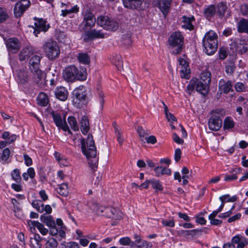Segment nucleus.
I'll use <instances>...</instances> for the list:
<instances>
[{"label": "nucleus", "mask_w": 248, "mask_h": 248, "mask_svg": "<svg viewBox=\"0 0 248 248\" xmlns=\"http://www.w3.org/2000/svg\"><path fill=\"white\" fill-rule=\"evenodd\" d=\"M83 20L80 24V27L85 32L84 41L85 42L89 40H93L97 38H104L105 34L101 31L92 30L89 31L94 27L96 22L94 15L90 9H87L82 13Z\"/></svg>", "instance_id": "f257e3e1"}, {"label": "nucleus", "mask_w": 248, "mask_h": 248, "mask_svg": "<svg viewBox=\"0 0 248 248\" xmlns=\"http://www.w3.org/2000/svg\"><path fill=\"white\" fill-rule=\"evenodd\" d=\"M81 150L83 154L86 156L88 164L93 171L97 169L98 158L96 157L97 150L92 135H89L85 141V139H81Z\"/></svg>", "instance_id": "f03ea898"}, {"label": "nucleus", "mask_w": 248, "mask_h": 248, "mask_svg": "<svg viewBox=\"0 0 248 248\" xmlns=\"http://www.w3.org/2000/svg\"><path fill=\"white\" fill-rule=\"evenodd\" d=\"M217 35L214 31L210 30L207 32L203 39V51L208 55L214 54L218 47Z\"/></svg>", "instance_id": "7ed1b4c3"}, {"label": "nucleus", "mask_w": 248, "mask_h": 248, "mask_svg": "<svg viewBox=\"0 0 248 248\" xmlns=\"http://www.w3.org/2000/svg\"><path fill=\"white\" fill-rule=\"evenodd\" d=\"M63 77L67 82H73L76 80L83 81L87 78L85 69H78L74 65H70L65 68L63 72Z\"/></svg>", "instance_id": "20e7f679"}, {"label": "nucleus", "mask_w": 248, "mask_h": 248, "mask_svg": "<svg viewBox=\"0 0 248 248\" xmlns=\"http://www.w3.org/2000/svg\"><path fill=\"white\" fill-rule=\"evenodd\" d=\"M169 47L172 49L171 53L174 55L180 54L184 46V37L180 31L173 32L168 40Z\"/></svg>", "instance_id": "39448f33"}, {"label": "nucleus", "mask_w": 248, "mask_h": 248, "mask_svg": "<svg viewBox=\"0 0 248 248\" xmlns=\"http://www.w3.org/2000/svg\"><path fill=\"white\" fill-rule=\"evenodd\" d=\"M43 48L46 56L50 60H55L60 55L59 46L57 42L52 40H48L45 43Z\"/></svg>", "instance_id": "423d86ee"}, {"label": "nucleus", "mask_w": 248, "mask_h": 248, "mask_svg": "<svg viewBox=\"0 0 248 248\" xmlns=\"http://www.w3.org/2000/svg\"><path fill=\"white\" fill-rule=\"evenodd\" d=\"M97 24L108 31H115L119 28L118 23L108 16H101L96 20Z\"/></svg>", "instance_id": "0eeeda50"}, {"label": "nucleus", "mask_w": 248, "mask_h": 248, "mask_svg": "<svg viewBox=\"0 0 248 248\" xmlns=\"http://www.w3.org/2000/svg\"><path fill=\"white\" fill-rule=\"evenodd\" d=\"M89 92L87 88L80 85L76 88L72 92V95L74 99L73 102L75 103L82 102L83 104L86 103L89 100Z\"/></svg>", "instance_id": "6e6552de"}, {"label": "nucleus", "mask_w": 248, "mask_h": 248, "mask_svg": "<svg viewBox=\"0 0 248 248\" xmlns=\"http://www.w3.org/2000/svg\"><path fill=\"white\" fill-rule=\"evenodd\" d=\"M235 244L237 245V248H244L248 245V239L241 235H236L232 238L231 243H225L223 248H236Z\"/></svg>", "instance_id": "1a4fd4ad"}, {"label": "nucleus", "mask_w": 248, "mask_h": 248, "mask_svg": "<svg viewBox=\"0 0 248 248\" xmlns=\"http://www.w3.org/2000/svg\"><path fill=\"white\" fill-rule=\"evenodd\" d=\"M124 5L127 8L141 10L147 7L145 0H123Z\"/></svg>", "instance_id": "9d476101"}, {"label": "nucleus", "mask_w": 248, "mask_h": 248, "mask_svg": "<svg viewBox=\"0 0 248 248\" xmlns=\"http://www.w3.org/2000/svg\"><path fill=\"white\" fill-rule=\"evenodd\" d=\"M30 5V1L29 0H21L17 2L14 9L15 16L16 17L21 16Z\"/></svg>", "instance_id": "9b49d317"}, {"label": "nucleus", "mask_w": 248, "mask_h": 248, "mask_svg": "<svg viewBox=\"0 0 248 248\" xmlns=\"http://www.w3.org/2000/svg\"><path fill=\"white\" fill-rule=\"evenodd\" d=\"M32 74V80L33 82L39 87H42L44 84L45 78V73L40 69L31 70Z\"/></svg>", "instance_id": "f8f14e48"}, {"label": "nucleus", "mask_w": 248, "mask_h": 248, "mask_svg": "<svg viewBox=\"0 0 248 248\" xmlns=\"http://www.w3.org/2000/svg\"><path fill=\"white\" fill-rule=\"evenodd\" d=\"M34 20L36 21L34 23V28L33 33L36 36H37L38 34L40 31H43L44 32L46 31L48 29L50 28V26L48 24H46V21L42 18L37 19L35 17Z\"/></svg>", "instance_id": "ddd939ff"}, {"label": "nucleus", "mask_w": 248, "mask_h": 248, "mask_svg": "<svg viewBox=\"0 0 248 248\" xmlns=\"http://www.w3.org/2000/svg\"><path fill=\"white\" fill-rule=\"evenodd\" d=\"M6 45L8 51L12 53H16L21 47L20 42L16 38H9L6 42Z\"/></svg>", "instance_id": "4468645a"}, {"label": "nucleus", "mask_w": 248, "mask_h": 248, "mask_svg": "<svg viewBox=\"0 0 248 248\" xmlns=\"http://www.w3.org/2000/svg\"><path fill=\"white\" fill-rule=\"evenodd\" d=\"M222 121L220 116L213 115L208 121L209 128L213 131H218L221 127Z\"/></svg>", "instance_id": "2eb2a0df"}, {"label": "nucleus", "mask_w": 248, "mask_h": 248, "mask_svg": "<svg viewBox=\"0 0 248 248\" xmlns=\"http://www.w3.org/2000/svg\"><path fill=\"white\" fill-rule=\"evenodd\" d=\"M51 115L52 116L54 122L57 126H58L59 128H62L64 131H67L69 133H71L70 130H69V127L66 122H64V123H62L61 116L59 113L52 112Z\"/></svg>", "instance_id": "dca6fc26"}, {"label": "nucleus", "mask_w": 248, "mask_h": 248, "mask_svg": "<svg viewBox=\"0 0 248 248\" xmlns=\"http://www.w3.org/2000/svg\"><path fill=\"white\" fill-rule=\"evenodd\" d=\"M89 206L91 209L98 216L107 217L108 212L109 211L108 210L109 207L103 206L95 202L91 203V204H90Z\"/></svg>", "instance_id": "f3484780"}, {"label": "nucleus", "mask_w": 248, "mask_h": 248, "mask_svg": "<svg viewBox=\"0 0 248 248\" xmlns=\"http://www.w3.org/2000/svg\"><path fill=\"white\" fill-rule=\"evenodd\" d=\"M219 91L221 93L227 94L230 92H232V82L231 80H225L221 79L218 83Z\"/></svg>", "instance_id": "a211bd4d"}, {"label": "nucleus", "mask_w": 248, "mask_h": 248, "mask_svg": "<svg viewBox=\"0 0 248 248\" xmlns=\"http://www.w3.org/2000/svg\"><path fill=\"white\" fill-rule=\"evenodd\" d=\"M108 210L109 211L108 212L107 217L115 220H120L122 218L123 214L119 209L109 207Z\"/></svg>", "instance_id": "6ab92c4d"}, {"label": "nucleus", "mask_w": 248, "mask_h": 248, "mask_svg": "<svg viewBox=\"0 0 248 248\" xmlns=\"http://www.w3.org/2000/svg\"><path fill=\"white\" fill-rule=\"evenodd\" d=\"M41 58L42 57L39 55H34L30 59L29 62L30 71L40 69Z\"/></svg>", "instance_id": "aec40b11"}, {"label": "nucleus", "mask_w": 248, "mask_h": 248, "mask_svg": "<svg viewBox=\"0 0 248 248\" xmlns=\"http://www.w3.org/2000/svg\"><path fill=\"white\" fill-rule=\"evenodd\" d=\"M171 2V0H159L158 1L159 8L165 16L170 9Z\"/></svg>", "instance_id": "412c9836"}, {"label": "nucleus", "mask_w": 248, "mask_h": 248, "mask_svg": "<svg viewBox=\"0 0 248 248\" xmlns=\"http://www.w3.org/2000/svg\"><path fill=\"white\" fill-rule=\"evenodd\" d=\"M55 96L58 99L64 101L68 96V92L65 88L61 86L56 89L55 92Z\"/></svg>", "instance_id": "4be33fe9"}, {"label": "nucleus", "mask_w": 248, "mask_h": 248, "mask_svg": "<svg viewBox=\"0 0 248 248\" xmlns=\"http://www.w3.org/2000/svg\"><path fill=\"white\" fill-rule=\"evenodd\" d=\"M182 22L184 23L182 25V27L186 29H188L190 31L194 29V26L192 24V22L195 20L194 16H192L190 17H187L186 16H184L182 17Z\"/></svg>", "instance_id": "5701e85b"}, {"label": "nucleus", "mask_w": 248, "mask_h": 248, "mask_svg": "<svg viewBox=\"0 0 248 248\" xmlns=\"http://www.w3.org/2000/svg\"><path fill=\"white\" fill-rule=\"evenodd\" d=\"M237 31L239 33L248 34V19L241 18L237 24Z\"/></svg>", "instance_id": "b1692460"}, {"label": "nucleus", "mask_w": 248, "mask_h": 248, "mask_svg": "<svg viewBox=\"0 0 248 248\" xmlns=\"http://www.w3.org/2000/svg\"><path fill=\"white\" fill-rule=\"evenodd\" d=\"M215 8L216 13L218 17L222 19L224 16L228 8L226 3L222 1L219 2L217 4L216 6H215Z\"/></svg>", "instance_id": "393cba45"}, {"label": "nucleus", "mask_w": 248, "mask_h": 248, "mask_svg": "<svg viewBox=\"0 0 248 248\" xmlns=\"http://www.w3.org/2000/svg\"><path fill=\"white\" fill-rule=\"evenodd\" d=\"M30 241L32 248H42V244L41 243L42 239L39 234L35 233L33 237L30 238Z\"/></svg>", "instance_id": "a878e982"}, {"label": "nucleus", "mask_w": 248, "mask_h": 248, "mask_svg": "<svg viewBox=\"0 0 248 248\" xmlns=\"http://www.w3.org/2000/svg\"><path fill=\"white\" fill-rule=\"evenodd\" d=\"M196 91L202 94L205 95L208 92L209 84L206 83V87H204V82L196 79Z\"/></svg>", "instance_id": "bb28decb"}, {"label": "nucleus", "mask_w": 248, "mask_h": 248, "mask_svg": "<svg viewBox=\"0 0 248 248\" xmlns=\"http://www.w3.org/2000/svg\"><path fill=\"white\" fill-rule=\"evenodd\" d=\"M154 171L155 173V176L157 177H160L164 174H168L170 175L171 173L170 169H167L162 166H157L154 169Z\"/></svg>", "instance_id": "cd10ccee"}, {"label": "nucleus", "mask_w": 248, "mask_h": 248, "mask_svg": "<svg viewBox=\"0 0 248 248\" xmlns=\"http://www.w3.org/2000/svg\"><path fill=\"white\" fill-rule=\"evenodd\" d=\"M216 13L215 6L214 5H210L204 9L203 14L207 19L210 20Z\"/></svg>", "instance_id": "c85d7f7f"}, {"label": "nucleus", "mask_w": 248, "mask_h": 248, "mask_svg": "<svg viewBox=\"0 0 248 248\" xmlns=\"http://www.w3.org/2000/svg\"><path fill=\"white\" fill-rule=\"evenodd\" d=\"M40 220L49 227H55V222L51 216H47L44 214L41 216Z\"/></svg>", "instance_id": "c756f323"}, {"label": "nucleus", "mask_w": 248, "mask_h": 248, "mask_svg": "<svg viewBox=\"0 0 248 248\" xmlns=\"http://www.w3.org/2000/svg\"><path fill=\"white\" fill-rule=\"evenodd\" d=\"M204 82V87H206V83L209 84L211 80V74L208 71L202 72L201 74V78L198 79Z\"/></svg>", "instance_id": "7c9ffc66"}, {"label": "nucleus", "mask_w": 248, "mask_h": 248, "mask_svg": "<svg viewBox=\"0 0 248 248\" xmlns=\"http://www.w3.org/2000/svg\"><path fill=\"white\" fill-rule=\"evenodd\" d=\"M89 123L88 120L85 116L82 118L80 121V129L82 133L85 135L89 130Z\"/></svg>", "instance_id": "2f4dec72"}, {"label": "nucleus", "mask_w": 248, "mask_h": 248, "mask_svg": "<svg viewBox=\"0 0 248 248\" xmlns=\"http://www.w3.org/2000/svg\"><path fill=\"white\" fill-rule=\"evenodd\" d=\"M131 37V32L130 31H127L126 33L122 35V43L126 47H128L132 44Z\"/></svg>", "instance_id": "473e14b6"}, {"label": "nucleus", "mask_w": 248, "mask_h": 248, "mask_svg": "<svg viewBox=\"0 0 248 248\" xmlns=\"http://www.w3.org/2000/svg\"><path fill=\"white\" fill-rule=\"evenodd\" d=\"M241 169L240 168H235L232 171V174L226 175L224 178L225 181H232L237 179V174L240 173Z\"/></svg>", "instance_id": "72a5a7b5"}, {"label": "nucleus", "mask_w": 248, "mask_h": 248, "mask_svg": "<svg viewBox=\"0 0 248 248\" xmlns=\"http://www.w3.org/2000/svg\"><path fill=\"white\" fill-rule=\"evenodd\" d=\"M38 104L41 106H46L48 103L47 95L44 93H40L37 97Z\"/></svg>", "instance_id": "f704fd0d"}, {"label": "nucleus", "mask_w": 248, "mask_h": 248, "mask_svg": "<svg viewBox=\"0 0 248 248\" xmlns=\"http://www.w3.org/2000/svg\"><path fill=\"white\" fill-rule=\"evenodd\" d=\"M17 79L21 84H24L28 81V73L25 71L19 70L17 72Z\"/></svg>", "instance_id": "c9c22d12"}, {"label": "nucleus", "mask_w": 248, "mask_h": 248, "mask_svg": "<svg viewBox=\"0 0 248 248\" xmlns=\"http://www.w3.org/2000/svg\"><path fill=\"white\" fill-rule=\"evenodd\" d=\"M232 46H234L235 47V51L240 54L245 53L248 51L247 45L238 44L236 42H233V43H232Z\"/></svg>", "instance_id": "e433bc0d"}, {"label": "nucleus", "mask_w": 248, "mask_h": 248, "mask_svg": "<svg viewBox=\"0 0 248 248\" xmlns=\"http://www.w3.org/2000/svg\"><path fill=\"white\" fill-rule=\"evenodd\" d=\"M78 59L79 62L84 64H88L90 62V57L85 53H79L78 56Z\"/></svg>", "instance_id": "4c0bfd02"}, {"label": "nucleus", "mask_w": 248, "mask_h": 248, "mask_svg": "<svg viewBox=\"0 0 248 248\" xmlns=\"http://www.w3.org/2000/svg\"><path fill=\"white\" fill-rule=\"evenodd\" d=\"M31 52L29 48H25L22 49L19 54V60L23 61L28 59L30 57Z\"/></svg>", "instance_id": "58836bf2"}, {"label": "nucleus", "mask_w": 248, "mask_h": 248, "mask_svg": "<svg viewBox=\"0 0 248 248\" xmlns=\"http://www.w3.org/2000/svg\"><path fill=\"white\" fill-rule=\"evenodd\" d=\"M79 11L78 7L76 5L74 7L69 8L68 9H64L62 10L61 15L64 17L67 15L71 14L72 13H77Z\"/></svg>", "instance_id": "ea45409f"}, {"label": "nucleus", "mask_w": 248, "mask_h": 248, "mask_svg": "<svg viewBox=\"0 0 248 248\" xmlns=\"http://www.w3.org/2000/svg\"><path fill=\"white\" fill-rule=\"evenodd\" d=\"M68 123L70 125L71 128L74 131H78L79 129L77 121L76 118L73 116H70L67 119Z\"/></svg>", "instance_id": "a19ab883"}, {"label": "nucleus", "mask_w": 248, "mask_h": 248, "mask_svg": "<svg viewBox=\"0 0 248 248\" xmlns=\"http://www.w3.org/2000/svg\"><path fill=\"white\" fill-rule=\"evenodd\" d=\"M150 182L152 185V187L156 190V192L157 191H162L163 190L162 184L159 180L153 179L152 180H150Z\"/></svg>", "instance_id": "79ce46f5"}, {"label": "nucleus", "mask_w": 248, "mask_h": 248, "mask_svg": "<svg viewBox=\"0 0 248 248\" xmlns=\"http://www.w3.org/2000/svg\"><path fill=\"white\" fill-rule=\"evenodd\" d=\"M234 123L230 117H226L224 121L223 128L224 129H232L234 127Z\"/></svg>", "instance_id": "37998d69"}, {"label": "nucleus", "mask_w": 248, "mask_h": 248, "mask_svg": "<svg viewBox=\"0 0 248 248\" xmlns=\"http://www.w3.org/2000/svg\"><path fill=\"white\" fill-rule=\"evenodd\" d=\"M12 179L16 183H19L21 181L19 170L18 169H14L11 172Z\"/></svg>", "instance_id": "c03bdc74"}, {"label": "nucleus", "mask_w": 248, "mask_h": 248, "mask_svg": "<svg viewBox=\"0 0 248 248\" xmlns=\"http://www.w3.org/2000/svg\"><path fill=\"white\" fill-rule=\"evenodd\" d=\"M119 243L121 245L124 246H129L131 248H133L135 246L129 237H125L121 238L119 240Z\"/></svg>", "instance_id": "a18cd8bd"}, {"label": "nucleus", "mask_w": 248, "mask_h": 248, "mask_svg": "<svg viewBox=\"0 0 248 248\" xmlns=\"http://www.w3.org/2000/svg\"><path fill=\"white\" fill-rule=\"evenodd\" d=\"M32 206L40 213L44 212L43 203L41 201L34 200L32 202Z\"/></svg>", "instance_id": "49530a36"}, {"label": "nucleus", "mask_w": 248, "mask_h": 248, "mask_svg": "<svg viewBox=\"0 0 248 248\" xmlns=\"http://www.w3.org/2000/svg\"><path fill=\"white\" fill-rule=\"evenodd\" d=\"M59 193L63 196H66L68 194V186L65 183H63L59 186Z\"/></svg>", "instance_id": "de8ad7c7"}, {"label": "nucleus", "mask_w": 248, "mask_h": 248, "mask_svg": "<svg viewBox=\"0 0 248 248\" xmlns=\"http://www.w3.org/2000/svg\"><path fill=\"white\" fill-rule=\"evenodd\" d=\"M58 242L54 238H49L45 245L46 248H57Z\"/></svg>", "instance_id": "09e8293b"}, {"label": "nucleus", "mask_w": 248, "mask_h": 248, "mask_svg": "<svg viewBox=\"0 0 248 248\" xmlns=\"http://www.w3.org/2000/svg\"><path fill=\"white\" fill-rule=\"evenodd\" d=\"M9 17L6 10L0 7V23L5 22Z\"/></svg>", "instance_id": "8fccbe9b"}, {"label": "nucleus", "mask_w": 248, "mask_h": 248, "mask_svg": "<svg viewBox=\"0 0 248 248\" xmlns=\"http://www.w3.org/2000/svg\"><path fill=\"white\" fill-rule=\"evenodd\" d=\"M180 73L182 78H188L190 74V69L188 67H181Z\"/></svg>", "instance_id": "3c124183"}, {"label": "nucleus", "mask_w": 248, "mask_h": 248, "mask_svg": "<svg viewBox=\"0 0 248 248\" xmlns=\"http://www.w3.org/2000/svg\"><path fill=\"white\" fill-rule=\"evenodd\" d=\"M55 35L57 39L60 42H62L64 41V39L66 37V34L64 32L58 30H56Z\"/></svg>", "instance_id": "603ef678"}, {"label": "nucleus", "mask_w": 248, "mask_h": 248, "mask_svg": "<svg viewBox=\"0 0 248 248\" xmlns=\"http://www.w3.org/2000/svg\"><path fill=\"white\" fill-rule=\"evenodd\" d=\"M36 227L42 235H45L48 232V230L44 227V225L39 222L37 223Z\"/></svg>", "instance_id": "864d4df0"}, {"label": "nucleus", "mask_w": 248, "mask_h": 248, "mask_svg": "<svg viewBox=\"0 0 248 248\" xmlns=\"http://www.w3.org/2000/svg\"><path fill=\"white\" fill-rule=\"evenodd\" d=\"M235 66L234 64L232 62H231L229 64L226 66L225 71L227 74H232L235 70Z\"/></svg>", "instance_id": "5fc2aeb1"}, {"label": "nucleus", "mask_w": 248, "mask_h": 248, "mask_svg": "<svg viewBox=\"0 0 248 248\" xmlns=\"http://www.w3.org/2000/svg\"><path fill=\"white\" fill-rule=\"evenodd\" d=\"M235 90L238 92H242L245 91V85L242 82H237L234 85Z\"/></svg>", "instance_id": "6e6d98bb"}, {"label": "nucleus", "mask_w": 248, "mask_h": 248, "mask_svg": "<svg viewBox=\"0 0 248 248\" xmlns=\"http://www.w3.org/2000/svg\"><path fill=\"white\" fill-rule=\"evenodd\" d=\"M104 94L103 92L101 91H98V97L99 100V102L100 104V109L102 110L103 109L104 104Z\"/></svg>", "instance_id": "4d7b16f0"}, {"label": "nucleus", "mask_w": 248, "mask_h": 248, "mask_svg": "<svg viewBox=\"0 0 248 248\" xmlns=\"http://www.w3.org/2000/svg\"><path fill=\"white\" fill-rule=\"evenodd\" d=\"M152 247V244L150 242H148L145 240H141V243H139V244H137V248H151Z\"/></svg>", "instance_id": "13d9d810"}, {"label": "nucleus", "mask_w": 248, "mask_h": 248, "mask_svg": "<svg viewBox=\"0 0 248 248\" xmlns=\"http://www.w3.org/2000/svg\"><path fill=\"white\" fill-rule=\"evenodd\" d=\"M10 154V151L9 148H6L4 149L2 152L1 159L2 160L6 161L9 158Z\"/></svg>", "instance_id": "bf43d9fd"}, {"label": "nucleus", "mask_w": 248, "mask_h": 248, "mask_svg": "<svg viewBox=\"0 0 248 248\" xmlns=\"http://www.w3.org/2000/svg\"><path fill=\"white\" fill-rule=\"evenodd\" d=\"M196 89V79L190 81V83L187 87V90L188 91V93L191 94V92L194 91V89Z\"/></svg>", "instance_id": "052dcab7"}, {"label": "nucleus", "mask_w": 248, "mask_h": 248, "mask_svg": "<svg viewBox=\"0 0 248 248\" xmlns=\"http://www.w3.org/2000/svg\"><path fill=\"white\" fill-rule=\"evenodd\" d=\"M240 11L241 14L244 16H246L248 15V4H243L240 6Z\"/></svg>", "instance_id": "680f3d73"}, {"label": "nucleus", "mask_w": 248, "mask_h": 248, "mask_svg": "<svg viewBox=\"0 0 248 248\" xmlns=\"http://www.w3.org/2000/svg\"><path fill=\"white\" fill-rule=\"evenodd\" d=\"M162 223L164 226H168L170 227H173L174 226V222L173 220H162Z\"/></svg>", "instance_id": "e2e57ef3"}, {"label": "nucleus", "mask_w": 248, "mask_h": 248, "mask_svg": "<svg viewBox=\"0 0 248 248\" xmlns=\"http://www.w3.org/2000/svg\"><path fill=\"white\" fill-rule=\"evenodd\" d=\"M219 56L220 59L221 60L226 59L227 56V52L226 49L223 48H220L219 51Z\"/></svg>", "instance_id": "0e129e2a"}, {"label": "nucleus", "mask_w": 248, "mask_h": 248, "mask_svg": "<svg viewBox=\"0 0 248 248\" xmlns=\"http://www.w3.org/2000/svg\"><path fill=\"white\" fill-rule=\"evenodd\" d=\"M23 157L26 165L27 166H31L32 164V159L26 154L24 155Z\"/></svg>", "instance_id": "69168bd1"}, {"label": "nucleus", "mask_w": 248, "mask_h": 248, "mask_svg": "<svg viewBox=\"0 0 248 248\" xmlns=\"http://www.w3.org/2000/svg\"><path fill=\"white\" fill-rule=\"evenodd\" d=\"M181 151L180 149H177L175 151L174 159L176 162H178L181 159Z\"/></svg>", "instance_id": "338daca9"}, {"label": "nucleus", "mask_w": 248, "mask_h": 248, "mask_svg": "<svg viewBox=\"0 0 248 248\" xmlns=\"http://www.w3.org/2000/svg\"><path fill=\"white\" fill-rule=\"evenodd\" d=\"M172 138L173 140L178 144H182L184 143L183 140L180 139L175 133L173 134Z\"/></svg>", "instance_id": "774afa93"}]
</instances>
